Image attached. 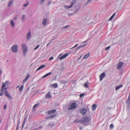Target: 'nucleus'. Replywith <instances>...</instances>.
<instances>
[{
  "instance_id": "nucleus-1",
  "label": "nucleus",
  "mask_w": 130,
  "mask_h": 130,
  "mask_svg": "<svg viewBox=\"0 0 130 130\" xmlns=\"http://www.w3.org/2000/svg\"><path fill=\"white\" fill-rule=\"evenodd\" d=\"M80 121L83 125L85 126L89 125L90 123L89 122V118L87 116L84 117L82 119L80 120Z\"/></svg>"
},
{
  "instance_id": "nucleus-2",
  "label": "nucleus",
  "mask_w": 130,
  "mask_h": 130,
  "mask_svg": "<svg viewBox=\"0 0 130 130\" xmlns=\"http://www.w3.org/2000/svg\"><path fill=\"white\" fill-rule=\"evenodd\" d=\"M22 49L23 52V54L25 56L27 52V48L25 44L22 43L21 45Z\"/></svg>"
},
{
  "instance_id": "nucleus-3",
  "label": "nucleus",
  "mask_w": 130,
  "mask_h": 130,
  "mask_svg": "<svg viewBox=\"0 0 130 130\" xmlns=\"http://www.w3.org/2000/svg\"><path fill=\"white\" fill-rule=\"evenodd\" d=\"M77 106V104L76 103L74 102L71 103L68 107V109L69 110L74 109L76 108Z\"/></svg>"
},
{
  "instance_id": "nucleus-4",
  "label": "nucleus",
  "mask_w": 130,
  "mask_h": 130,
  "mask_svg": "<svg viewBox=\"0 0 130 130\" xmlns=\"http://www.w3.org/2000/svg\"><path fill=\"white\" fill-rule=\"evenodd\" d=\"M18 46L17 44H15L13 45L11 47L12 52L14 53H16L18 52Z\"/></svg>"
},
{
  "instance_id": "nucleus-5",
  "label": "nucleus",
  "mask_w": 130,
  "mask_h": 130,
  "mask_svg": "<svg viewBox=\"0 0 130 130\" xmlns=\"http://www.w3.org/2000/svg\"><path fill=\"white\" fill-rule=\"evenodd\" d=\"M77 0H73L71 2V5L69 6H65L64 7L65 8L68 9L72 7L73 5L75 4Z\"/></svg>"
},
{
  "instance_id": "nucleus-6",
  "label": "nucleus",
  "mask_w": 130,
  "mask_h": 130,
  "mask_svg": "<svg viewBox=\"0 0 130 130\" xmlns=\"http://www.w3.org/2000/svg\"><path fill=\"white\" fill-rule=\"evenodd\" d=\"M31 36V34L30 32V29H29V31L26 35V39L27 41H28L30 40Z\"/></svg>"
},
{
  "instance_id": "nucleus-7",
  "label": "nucleus",
  "mask_w": 130,
  "mask_h": 130,
  "mask_svg": "<svg viewBox=\"0 0 130 130\" xmlns=\"http://www.w3.org/2000/svg\"><path fill=\"white\" fill-rule=\"evenodd\" d=\"M87 111V110L85 108H83L81 109L80 113L82 115H85Z\"/></svg>"
},
{
  "instance_id": "nucleus-8",
  "label": "nucleus",
  "mask_w": 130,
  "mask_h": 130,
  "mask_svg": "<svg viewBox=\"0 0 130 130\" xmlns=\"http://www.w3.org/2000/svg\"><path fill=\"white\" fill-rule=\"evenodd\" d=\"M5 96H7L9 99L10 100L12 99V97L10 95L9 93L7 90L5 91Z\"/></svg>"
},
{
  "instance_id": "nucleus-9",
  "label": "nucleus",
  "mask_w": 130,
  "mask_h": 130,
  "mask_svg": "<svg viewBox=\"0 0 130 130\" xmlns=\"http://www.w3.org/2000/svg\"><path fill=\"white\" fill-rule=\"evenodd\" d=\"M123 63V62H120L118 65L117 66V68L118 70H120V68L122 67Z\"/></svg>"
},
{
  "instance_id": "nucleus-10",
  "label": "nucleus",
  "mask_w": 130,
  "mask_h": 130,
  "mask_svg": "<svg viewBox=\"0 0 130 130\" xmlns=\"http://www.w3.org/2000/svg\"><path fill=\"white\" fill-rule=\"evenodd\" d=\"M105 74L104 72L102 73L100 76V80L101 81L103 79V78L105 76Z\"/></svg>"
},
{
  "instance_id": "nucleus-11",
  "label": "nucleus",
  "mask_w": 130,
  "mask_h": 130,
  "mask_svg": "<svg viewBox=\"0 0 130 130\" xmlns=\"http://www.w3.org/2000/svg\"><path fill=\"white\" fill-rule=\"evenodd\" d=\"M68 55V53L60 57L59 59L60 60H62L66 57Z\"/></svg>"
},
{
  "instance_id": "nucleus-12",
  "label": "nucleus",
  "mask_w": 130,
  "mask_h": 130,
  "mask_svg": "<svg viewBox=\"0 0 130 130\" xmlns=\"http://www.w3.org/2000/svg\"><path fill=\"white\" fill-rule=\"evenodd\" d=\"M39 103H37L33 107V110L34 111L36 110L35 108H36L37 106H38L39 105Z\"/></svg>"
},
{
  "instance_id": "nucleus-13",
  "label": "nucleus",
  "mask_w": 130,
  "mask_h": 130,
  "mask_svg": "<svg viewBox=\"0 0 130 130\" xmlns=\"http://www.w3.org/2000/svg\"><path fill=\"white\" fill-rule=\"evenodd\" d=\"M56 114H54L53 115L51 116H50L49 117H47L46 118V119H48L50 118H54L55 117H56Z\"/></svg>"
},
{
  "instance_id": "nucleus-14",
  "label": "nucleus",
  "mask_w": 130,
  "mask_h": 130,
  "mask_svg": "<svg viewBox=\"0 0 130 130\" xmlns=\"http://www.w3.org/2000/svg\"><path fill=\"white\" fill-rule=\"evenodd\" d=\"M54 125V123L53 122H50L48 124L47 126L49 127H53Z\"/></svg>"
},
{
  "instance_id": "nucleus-15",
  "label": "nucleus",
  "mask_w": 130,
  "mask_h": 130,
  "mask_svg": "<svg viewBox=\"0 0 130 130\" xmlns=\"http://www.w3.org/2000/svg\"><path fill=\"white\" fill-rule=\"evenodd\" d=\"M56 111V110L55 109H54L50 111H49L48 112V114H50L52 113H55Z\"/></svg>"
},
{
  "instance_id": "nucleus-16",
  "label": "nucleus",
  "mask_w": 130,
  "mask_h": 130,
  "mask_svg": "<svg viewBox=\"0 0 130 130\" xmlns=\"http://www.w3.org/2000/svg\"><path fill=\"white\" fill-rule=\"evenodd\" d=\"M85 45L84 44V45H81V46H78L74 50V52H76L77 51L78 49L84 47Z\"/></svg>"
},
{
  "instance_id": "nucleus-17",
  "label": "nucleus",
  "mask_w": 130,
  "mask_h": 130,
  "mask_svg": "<svg viewBox=\"0 0 130 130\" xmlns=\"http://www.w3.org/2000/svg\"><path fill=\"white\" fill-rule=\"evenodd\" d=\"M45 67V65H43L41 66H40L36 70V71H38L39 70H40L41 69H42L44 67Z\"/></svg>"
},
{
  "instance_id": "nucleus-18",
  "label": "nucleus",
  "mask_w": 130,
  "mask_h": 130,
  "mask_svg": "<svg viewBox=\"0 0 130 130\" xmlns=\"http://www.w3.org/2000/svg\"><path fill=\"white\" fill-rule=\"evenodd\" d=\"M51 97V96L50 95V92H48L46 95V98H50Z\"/></svg>"
},
{
  "instance_id": "nucleus-19",
  "label": "nucleus",
  "mask_w": 130,
  "mask_h": 130,
  "mask_svg": "<svg viewBox=\"0 0 130 130\" xmlns=\"http://www.w3.org/2000/svg\"><path fill=\"white\" fill-rule=\"evenodd\" d=\"M89 84L88 81H87L86 83L84 84V87L86 88H87L88 87V84Z\"/></svg>"
},
{
  "instance_id": "nucleus-20",
  "label": "nucleus",
  "mask_w": 130,
  "mask_h": 130,
  "mask_svg": "<svg viewBox=\"0 0 130 130\" xmlns=\"http://www.w3.org/2000/svg\"><path fill=\"white\" fill-rule=\"evenodd\" d=\"M52 73L51 72H50L49 73H47L44 75L42 77L43 78H45L48 76L49 75L51 74H52Z\"/></svg>"
},
{
  "instance_id": "nucleus-21",
  "label": "nucleus",
  "mask_w": 130,
  "mask_h": 130,
  "mask_svg": "<svg viewBox=\"0 0 130 130\" xmlns=\"http://www.w3.org/2000/svg\"><path fill=\"white\" fill-rule=\"evenodd\" d=\"M47 19H44L42 23V25L45 26L46 24Z\"/></svg>"
},
{
  "instance_id": "nucleus-22",
  "label": "nucleus",
  "mask_w": 130,
  "mask_h": 130,
  "mask_svg": "<svg viewBox=\"0 0 130 130\" xmlns=\"http://www.w3.org/2000/svg\"><path fill=\"white\" fill-rule=\"evenodd\" d=\"M116 14V13L115 12L113 14L111 17L109 18V19L108 21H111L112 19H113L114 17L115 16V15Z\"/></svg>"
},
{
  "instance_id": "nucleus-23",
  "label": "nucleus",
  "mask_w": 130,
  "mask_h": 130,
  "mask_svg": "<svg viewBox=\"0 0 130 130\" xmlns=\"http://www.w3.org/2000/svg\"><path fill=\"white\" fill-rule=\"evenodd\" d=\"M9 3L8 5V7H10L12 4L13 3V0H12L11 1H9Z\"/></svg>"
},
{
  "instance_id": "nucleus-24",
  "label": "nucleus",
  "mask_w": 130,
  "mask_h": 130,
  "mask_svg": "<svg viewBox=\"0 0 130 130\" xmlns=\"http://www.w3.org/2000/svg\"><path fill=\"white\" fill-rule=\"evenodd\" d=\"M96 105L95 104H94L92 105V109L93 110H94L96 109Z\"/></svg>"
},
{
  "instance_id": "nucleus-25",
  "label": "nucleus",
  "mask_w": 130,
  "mask_h": 130,
  "mask_svg": "<svg viewBox=\"0 0 130 130\" xmlns=\"http://www.w3.org/2000/svg\"><path fill=\"white\" fill-rule=\"evenodd\" d=\"M89 56V53H88V54L85 55L84 57V59H86L88 58Z\"/></svg>"
},
{
  "instance_id": "nucleus-26",
  "label": "nucleus",
  "mask_w": 130,
  "mask_h": 130,
  "mask_svg": "<svg viewBox=\"0 0 130 130\" xmlns=\"http://www.w3.org/2000/svg\"><path fill=\"white\" fill-rule=\"evenodd\" d=\"M6 86V85L4 83H3L1 87V89H2V90L4 89V88Z\"/></svg>"
},
{
  "instance_id": "nucleus-27",
  "label": "nucleus",
  "mask_w": 130,
  "mask_h": 130,
  "mask_svg": "<svg viewBox=\"0 0 130 130\" xmlns=\"http://www.w3.org/2000/svg\"><path fill=\"white\" fill-rule=\"evenodd\" d=\"M4 94V91L3 90L1 89L0 91V96H2Z\"/></svg>"
},
{
  "instance_id": "nucleus-28",
  "label": "nucleus",
  "mask_w": 130,
  "mask_h": 130,
  "mask_svg": "<svg viewBox=\"0 0 130 130\" xmlns=\"http://www.w3.org/2000/svg\"><path fill=\"white\" fill-rule=\"evenodd\" d=\"M23 88V85H22V86H21L20 87V88L19 89V91L20 92H21L22 91Z\"/></svg>"
},
{
  "instance_id": "nucleus-29",
  "label": "nucleus",
  "mask_w": 130,
  "mask_h": 130,
  "mask_svg": "<svg viewBox=\"0 0 130 130\" xmlns=\"http://www.w3.org/2000/svg\"><path fill=\"white\" fill-rule=\"evenodd\" d=\"M11 24V25L12 27H14V24L13 21V20H11L10 22Z\"/></svg>"
},
{
  "instance_id": "nucleus-30",
  "label": "nucleus",
  "mask_w": 130,
  "mask_h": 130,
  "mask_svg": "<svg viewBox=\"0 0 130 130\" xmlns=\"http://www.w3.org/2000/svg\"><path fill=\"white\" fill-rule=\"evenodd\" d=\"M127 107L128 108H130V102H126Z\"/></svg>"
},
{
  "instance_id": "nucleus-31",
  "label": "nucleus",
  "mask_w": 130,
  "mask_h": 130,
  "mask_svg": "<svg viewBox=\"0 0 130 130\" xmlns=\"http://www.w3.org/2000/svg\"><path fill=\"white\" fill-rule=\"evenodd\" d=\"M53 86L55 88H57L58 87V84L57 83H55L53 84Z\"/></svg>"
},
{
  "instance_id": "nucleus-32",
  "label": "nucleus",
  "mask_w": 130,
  "mask_h": 130,
  "mask_svg": "<svg viewBox=\"0 0 130 130\" xmlns=\"http://www.w3.org/2000/svg\"><path fill=\"white\" fill-rule=\"evenodd\" d=\"M27 118V116H26L25 117L23 121V122H24V123H25L26 122Z\"/></svg>"
},
{
  "instance_id": "nucleus-33",
  "label": "nucleus",
  "mask_w": 130,
  "mask_h": 130,
  "mask_svg": "<svg viewBox=\"0 0 130 130\" xmlns=\"http://www.w3.org/2000/svg\"><path fill=\"white\" fill-rule=\"evenodd\" d=\"M10 83H9L8 80H6L5 82V84L6 85V86L10 84Z\"/></svg>"
},
{
  "instance_id": "nucleus-34",
  "label": "nucleus",
  "mask_w": 130,
  "mask_h": 130,
  "mask_svg": "<svg viewBox=\"0 0 130 130\" xmlns=\"http://www.w3.org/2000/svg\"><path fill=\"white\" fill-rule=\"evenodd\" d=\"M126 102H130V96H128V99L126 100Z\"/></svg>"
},
{
  "instance_id": "nucleus-35",
  "label": "nucleus",
  "mask_w": 130,
  "mask_h": 130,
  "mask_svg": "<svg viewBox=\"0 0 130 130\" xmlns=\"http://www.w3.org/2000/svg\"><path fill=\"white\" fill-rule=\"evenodd\" d=\"M69 27V25H66L65 26L63 27H62V29L64 28H67Z\"/></svg>"
},
{
  "instance_id": "nucleus-36",
  "label": "nucleus",
  "mask_w": 130,
  "mask_h": 130,
  "mask_svg": "<svg viewBox=\"0 0 130 130\" xmlns=\"http://www.w3.org/2000/svg\"><path fill=\"white\" fill-rule=\"evenodd\" d=\"M110 127L111 129H112L113 128V124H111L110 125Z\"/></svg>"
},
{
  "instance_id": "nucleus-37",
  "label": "nucleus",
  "mask_w": 130,
  "mask_h": 130,
  "mask_svg": "<svg viewBox=\"0 0 130 130\" xmlns=\"http://www.w3.org/2000/svg\"><path fill=\"white\" fill-rule=\"evenodd\" d=\"M120 88V87L119 86H117L115 88L116 90H117L119 89Z\"/></svg>"
},
{
  "instance_id": "nucleus-38",
  "label": "nucleus",
  "mask_w": 130,
  "mask_h": 130,
  "mask_svg": "<svg viewBox=\"0 0 130 130\" xmlns=\"http://www.w3.org/2000/svg\"><path fill=\"white\" fill-rule=\"evenodd\" d=\"M110 46H109L107 47H106L105 49V50L106 51L108 50V49H109L110 47Z\"/></svg>"
},
{
  "instance_id": "nucleus-39",
  "label": "nucleus",
  "mask_w": 130,
  "mask_h": 130,
  "mask_svg": "<svg viewBox=\"0 0 130 130\" xmlns=\"http://www.w3.org/2000/svg\"><path fill=\"white\" fill-rule=\"evenodd\" d=\"M29 77H30L29 75V74H28L26 76L25 78L27 79H28L29 78Z\"/></svg>"
},
{
  "instance_id": "nucleus-40",
  "label": "nucleus",
  "mask_w": 130,
  "mask_h": 130,
  "mask_svg": "<svg viewBox=\"0 0 130 130\" xmlns=\"http://www.w3.org/2000/svg\"><path fill=\"white\" fill-rule=\"evenodd\" d=\"M29 4V2L27 3L26 4H24L23 5V6L24 7H26L28 5V4Z\"/></svg>"
},
{
  "instance_id": "nucleus-41",
  "label": "nucleus",
  "mask_w": 130,
  "mask_h": 130,
  "mask_svg": "<svg viewBox=\"0 0 130 130\" xmlns=\"http://www.w3.org/2000/svg\"><path fill=\"white\" fill-rule=\"evenodd\" d=\"M40 46V45H38L37 46L34 48V50H36Z\"/></svg>"
},
{
  "instance_id": "nucleus-42",
  "label": "nucleus",
  "mask_w": 130,
  "mask_h": 130,
  "mask_svg": "<svg viewBox=\"0 0 130 130\" xmlns=\"http://www.w3.org/2000/svg\"><path fill=\"white\" fill-rule=\"evenodd\" d=\"M53 40V39L51 40H50V42L49 43H48L47 44V45H46V47H48V45L50 44V43H51L52 41Z\"/></svg>"
},
{
  "instance_id": "nucleus-43",
  "label": "nucleus",
  "mask_w": 130,
  "mask_h": 130,
  "mask_svg": "<svg viewBox=\"0 0 130 130\" xmlns=\"http://www.w3.org/2000/svg\"><path fill=\"white\" fill-rule=\"evenodd\" d=\"M92 0H88V1H87L86 4H87L90 3V2H91Z\"/></svg>"
},
{
  "instance_id": "nucleus-44",
  "label": "nucleus",
  "mask_w": 130,
  "mask_h": 130,
  "mask_svg": "<svg viewBox=\"0 0 130 130\" xmlns=\"http://www.w3.org/2000/svg\"><path fill=\"white\" fill-rule=\"evenodd\" d=\"M7 105L6 104H5L4 107H3V108L4 109H6V107H7Z\"/></svg>"
},
{
  "instance_id": "nucleus-45",
  "label": "nucleus",
  "mask_w": 130,
  "mask_h": 130,
  "mask_svg": "<svg viewBox=\"0 0 130 130\" xmlns=\"http://www.w3.org/2000/svg\"><path fill=\"white\" fill-rule=\"evenodd\" d=\"M84 94H85L84 93L80 94L79 96L80 97H83V96Z\"/></svg>"
},
{
  "instance_id": "nucleus-46",
  "label": "nucleus",
  "mask_w": 130,
  "mask_h": 130,
  "mask_svg": "<svg viewBox=\"0 0 130 130\" xmlns=\"http://www.w3.org/2000/svg\"><path fill=\"white\" fill-rule=\"evenodd\" d=\"M78 119H76L74 121V123H78Z\"/></svg>"
},
{
  "instance_id": "nucleus-47",
  "label": "nucleus",
  "mask_w": 130,
  "mask_h": 130,
  "mask_svg": "<svg viewBox=\"0 0 130 130\" xmlns=\"http://www.w3.org/2000/svg\"><path fill=\"white\" fill-rule=\"evenodd\" d=\"M45 0H41V4H43V3L44 1Z\"/></svg>"
},
{
  "instance_id": "nucleus-48",
  "label": "nucleus",
  "mask_w": 130,
  "mask_h": 130,
  "mask_svg": "<svg viewBox=\"0 0 130 130\" xmlns=\"http://www.w3.org/2000/svg\"><path fill=\"white\" fill-rule=\"evenodd\" d=\"M8 88L7 87H5L4 88V89H3V90H4L5 91H6L7 90V89Z\"/></svg>"
},
{
  "instance_id": "nucleus-49",
  "label": "nucleus",
  "mask_w": 130,
  "mask_h": 130,
  "mask_svg": "<svg viewBox=\"0 0 130 130\" xmlns=\"http://www.w3.org/2000/svg\"><path fill=\"white\" fill-rule=\"evenodd\" d=\"M27 80V79H26V78H25V79H24V80H23V83H25L26 82V81Z\"/></svg>"
},
{
  "instance_id": "nucleus-50",
  "label": "nucleus",
  "mask_w": 130,
  "mask_h": 130,
  "mask_svg": "<svg viewBox=\"0 0 130 130\" xmlns=\"http://www.w3.org/2000/svg\"><path fill=\"white\" fill-rule=\"evenodd\" d=\"M53 59V57H51L49 59V60H50Z\"/></svg>"
},
{
  "instance_id": "nucleus-51",
  "label": "nucleus",
  "mask_w": 130,
  "mask_h": 130,
  "mask_svg": "<svg viewBox=\"0 0 130 130\" xmlns=\"http://www.w3.org/2000/svg\"><path fill=\"white\" fill-rule=\"evenodd\" d=\"M78 45V44H76L73 47H72V48H73L74 47H76Z\"/></svg>"
},
{
  "instance_id": "nucleus-52",
  "label": "nucleus",
  "mask_w": 130,
  "mask_h": 130,
  "mask_svg": "<svg viewBox=\"0 0 130 130\" xmlns=\"http://www.w3.org/2000/svg\"><path fill=\"white\" fill-rule=\"evenodd\" d=\"M51 4V1H49L47 4V5H50V4Z\"/></svg>"
},
{
  "instance_id": "nucleus-53",
  "label": "nucleus",
  "mask_w": 130,
  "mask_h": 130,
  "mask_svg": "<svg viewBox=\"0 0 130 130\" xmlns=\"http://www.w3.org/2000/svg\"><path fill=\"white\" fill-rule=\"evenodd\" d=\"M24 124H25V123H24V122H23V124L22 125V129L23 128V126L24 125Z\"/></svg>"
},
{
  "instance_id": "nucleus-54",
  "label": "nucleus",
  "mask_w": 130,
  "mask_h": 130,
  "mask_svg": "<svg viewBox=\"0 0 130 130\" xmlns=\"http://www.w3.org/2000/svg\"><path fill=\"white\" fill-rule=\"evenodd\" d=\"M25 15H23V18H22V20H23V19H24V18H25Z\"/></svg>"
},
{
  "instance_id": "nucleus-55",
  "label": "nucleus",
  "mask_w": 130,
  "mask_h": 130,
  "mask_svg": "<svg viewBox=\"0 0 130 130\" xmlns=\"http://www.w3.org/2000/svg\"><path fill=\"white\" fill-rule=\"evenodd\" d=\"M19 126H18V125H17V128H16V130H17V129L19 127Z\"/></svg>"
},
{
  "instance_id": "nucleus-56",
  "label": "nucleus",
  "mask_w": 130,
  "mask_h": 130,
  "mask_svg": "<svg viewBox=\"0 0 130 130\" xmlns=\"http://www.w3.org/2000/svg\"><path fill=\"white\" fill-rule=\"evenodd\" d=\"M2 73V71L1 70H0V75Z\"/></svg>"
},
{
  "instance_id": "nucleus-57",
  "label": "nucleus",
  "mask_w": 130,
  "mask_h": 130,
  "mask_svg": "<svg viewBox=\"0 0 130 130\" xmlns=\"http://www.w3.org/2000/svg\"><path fill=\"white\" fill-rule=\"evenodd\" d=\"M20 122H18V124H17V125H18V126H19V125L20 124Z\"/></svg>"
},
{
  "instance_id": "nucleus-58",
  "label": "nucleus",
  "mask_w": 130,
  "mask_h": 130,
  "mask_svg": "<svg viewBox=\"0 0 130 130\" xmlns=\"http://www.w3.org/2000/svg\"><path fill=\"white\" fill-rule=\"evenodd\" d=\"M17 18H16V17H15L14 18V20H15L16 19H17Z\"/></svg>"
},
{
  "instance_id": "nucleus-59",
  "label": "nucleus",
  "mask_w": 130,
  "mask_h": 130,
  "mask_svg": "<svg viewBox=\"0 0 130 130\" xmlns=\"http://www.w3.org/2000/svg\"><path fill=\"white\" fill-rule=\"evenodd\" d=\"M39 128H38L35 129H34L33 130H37V129H38Z\"/></svg>"
},
{
  "instance_id": "nucleus-60",
  "label": "nucleus",
  "mask_w": 130,
  "mask_h": 130,
  "mask_svg": "<svg viewBox=\"0 0 130 130\" xmlns=\"http://www.w3.org/2000/svg\"><path fill=\"white\" fill-rule=\"evenodd\" d=\"M32 128L31 127V128H30L29 129V130H32Z\"/></svg>"
},
{
  "instance_id": "nucleus-61",
  "label": "nucleus",
  "mask_w": 130,
  "mask_h": 130,
  "mask_svg": "<svg viewBox=\"0 0 130 130\" xmlns=\"http://www.w3.org/2000/svg\"><path fill=\"white\" fill-rule=\"evenodd\" d=\"M19 86L18 85V86H17V87H16V88H19Z\"/></svg>"
},
{
  "instance_id": "nucleus-62",
  "label": "nucleus",
  "mask_w": 130,
  "mask_h": 130,
  "mask_svg": "<svg viewBox=\"0 0 130 130\" xmlns=\"http://www.w3.org/2000/svg\"><path fill=\"white\" fill-rule=\"evenodd\" d=\"M119 86L120 87V88L122 87V85H121L120 86Z\"/></svg>"
},
{
  "instance_id": "nucleus-63",
  "label": "nucleus",
  "mask_w": 130,
  "mask_h": 130,
  "mask_svg": "<svg viewBox=\"0 0 130 130\" xmlns=\"http://www.w3.org/2000/svg\"><path fill=\"white\" fill-rule=\"evenodd\" d=\"M39 128H42V126H40V127H39Z\"/></svg>"
},
{
  "instance_id": "nucleus-64",
  "label": "nucleus",
  "mask_w": 130,
  "mask_h": 130,
  "mask_svg": "<svg viewBox=\"0 0 130 130\" xmlns=\"http://www.w3.org/2000/svg\"><path fill=\"white\" fill-rule=\"evenodd\" d=\"M128 96H130V92Z\"/></svg>"
}]
</instances>
